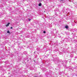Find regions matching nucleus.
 I'll return each mask as SVG.
<instances>
[{"instance_id": "1", "label": "nucleus", "mask_w": 77, "mask_h": 77, "mask_svg": "<svg viewBox=\"0 0 77 77\" xmlns=\"http://www.w3.org/2000/svg\"><path fill=\"white\" fill-rule=\"evenodd\" d=\"M9 24H10V23H8L7 25H6V26L8 27V26H9Z\"/></svg>"}, {"instance_id": "2", "label": "nucleus", "mask_w": 77, "mask_h": 77, "mask_svg": "<svg viewBox=\"0 0 77 77\" xmlns=\"http://www.w3.org/2000/svg\"><path fill=\"white\" fill-rule=\"evenodd\" d=\"M66 29H68V26H65Z\"/></svg>"}, {"instance_id": "3", "label": "nucleus", "mask_w": 77, "mask_h": 77, "mask_svg": "<svg viewBox=\"0 0 77 77\" xmlns=\"http://www.w3.org/2000/svg\"><path fill=\"white\" fill-rule=\"evenodd\" d=\"M41 5H42V4H41V3H39L38 4L39 6H41Z\"/></svg>"}, {"instance_id": "4", "label": "nucleus", "mask_w": 77, "mask_h": 77, "mask_svg": "<svg viewBox=\"0 0 77 77\" xmlns=\"http://www.w3.org/2000/svg\"><path fill=\"white\" fill-rule=\"evenodd\" d=\"M7 33H10V32H9V30H8L7 31Z\"/></svg>"}, {"instance_id": "5", "label": "nucleus", "mask_w": 77, "mask_h": 77, "mask_svg": "<svg viewBox=\"0 0 77 77\" xmlns=\"http://www.w3.org/2000/svg\"><path fill=\"white\" fill-rule=\"evenodd\" d=\"M43 33H46V32L45 31H43Z\"/></svg>"}, {"instance_id": "6", "label": "nucleus", "mask_w": 77, "mask_h": 77, "mask_svg": "<svg viewBox=\"0 0 77 77\" xmlns=\"http://www.w3.org/2000/svg\"><path fill=\"white\" fill-rule=\"evenodd\" d=\"M29 20V21H30L31 20V19H28Z\"/></svg>"}, {"instance_id": "7", "label": "nucleus", "mask_w": 77, "mask_h": 77, "mask_svg": "<svg viewBox=\"0 0 77 77\" xmlns=\"http://www.w3.org/2000/svg\"><path fill=\"white\" fill-rule=\"evenodd\" d=\"M13 29V27H11V29Z\"/></svg>"}, {"instance_id": "8", "label": "nucleus", "mask_w": 77, "mask_h": 77, "mask_svg": "<svg viewBox=\"0 0 77 77\" xmlns=\"http://www.w3.org/2000/svg\"><path fill=\"white\" fill-rule=\"evenodd\" d=\"M61 0V1H62V0Z\"/></svg>"}, {"instance_id": "9", "label": "nucleus", "mask_w": 77, "mask_h": 77, "mask_svg": "<svg viewBox=\"0 0 77 77\" xmlns=\"http://www.w3.org/2000/svg\"><path fill=\"white\" fill-rule=\"evenodd\" d=\"M35 77H36V76H35Z\"/></svg>"}]
</instances>
